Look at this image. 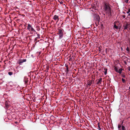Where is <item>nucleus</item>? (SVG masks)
Listing matches in <instances>:
<instances>
[{
    "instance_id": "5701e85b",
    "label": "nucleus",
    "mask_w": 130,
    "mask_h": 130,
    "mask_svg": "<svg viewBox=\"0 0 130 130\" xmlns=\"http://www.w3.org/2000/svg\"><path fill=\"white\" fill-rule=\"evenodd\" d=\"M130 12V9H129L128 11L126 12L127 13H129Z\"/></svg>"
},
{
    "instance_id": "aec40b11",
    "label": "nucleus",
    "mask_w": 130,
    "mask_h": 130,
    "mask_svg": "<svg viewBox=\"0 0 130 130\" xmlns=\"http://www.w3.org/2000/svg\"><path fill=\"white\" fill-rule=\"evenodd\" d=\"M122 130H125V127L123 125L122 126Z\"/></svg>"
},
{
    "instance_id": "f8f14e48",
    "label": "nucleus",
    "mask_w": 130,
    "mask_h": 130,
    "mask_svg": "<svg viewBox=\"0 0 130 130\" xmlns=\"http://www.w3.org/2000/svg\"><path fill=\"white\" fill-rule=\"evenodd\" d=\"M104 74L105 75H106L107 74V69H104Z\"/></svg>"
},
{
    "instance_id": "2eb2a0df",
    "label": "nucleus",
    "mask_w": 130,
    "mask_h": 130,
    "mask_svg": "<svg viewBox=\"0 0 130 130\" xmlns=\"http://www.w3.org/2000/svg\"><path fill=\"white\" fill-rule=\"evenodd\" d=\"M115 69L116 71L117 72H118L119 69H118V68H117V67H115Z\"/></svg>"
},
{
    "instance_id": "423d86ee",
    "label": "nucleus",
    "mask_w": 130,
    "mask_h": 130,
    "mask_svg": "<svg viewBox=\"0 0 130 130\" xmlns=\"http://www.w3.org/2000/svg\"><path fill=\"white\" fill-rule=\"evenodd\" d=\"M26 60L25 59H20L18 60V63L20 64H21L24 62L26 61Z\"/></svg>"
},
{
    "instance_id": "f03ea898",
    "label": "nucleus",
    "mask_w": 130,
    "mask_h": 130,
    "mask_svg": "<svg viewBox=\"0 0 130 130\" xmlns=\"http://www.w3.org/2000/svg\"><path fill=\"white\" fill-rule=\"evenodd\" d=\"M58 34L59 35V39H61L62 38L63 36V31L64 30L62 29H58Z\"/></svg>"
},
{
    "instance_id": "ddd939ff",
    "label": "nucleus",
    "mask_w": 130,
    "mask_h": 130,
    "mask_svg": "<svg viewBox=\"0 0 130 130\" xmlns=\"http://www.w3.org/2000/svg\"><path fill=\"white\" fill-rule=\"evenodd\" d=\"M99 21H95V24L96 26H97L99 24Z\"/></svg>"
},
{
    "instance_id": "b1692460",
    "label": "nucleus",
    "mask_w": 130,
    "mask_h": 130,
    "mask_svg": "<svg viewBox=\"0 0 130 130\" xmlns=\"http://www.w3.org/2000/svg\"><path fill=\"white\" fill-rule=\"evenodd\" d=\"M38 39V37H36V38H35L34 39L35 42L36 41H37Z\"/></svg>"
},
{
    "instance_id": "f704fd0d",
    "label": "nucleus",
    "mask_w": 130,
    "mask_h": 130,
    "mask_svg": "<svg viewBox=\"0 0 130 130\" xmlns=\"http://www.w3.org/2000/svg\"><path fill=\"white\" fill-rule=\"evenodd\" d=\"M128 16H130V13H129L128 14Z\"/></svg>"
},
{
    "instance_id": "39448f33",
    "label": "nucleus",
    "mask_w": 130,
    "mask_h": 130,
    "mask_svg": "<svg viewBox=\"0 0 130 130\" xmlns=\"http://www.w3.org/2000/svg\"><path fill=\"white\" fill-rule=\"evenodd\" d=\"M53 19L55 21H56V23H57L59 19V16L56 15H54L53 17Z\"/></svg>"
},
{
    "instance_id": "f3484780",
    "label": "nucleus",
    "mask_w": 130,
    "mask_h": 130,
    "mask_svg": "<svg viewBox=\"0 0 130 130\" xmlns=\"http://www.w3.org/2000/svg\"><path fill=\"white\" fill-rule=\"evenodd\" d=\"M8 74L9 75L11 76L13 74V73L11 72H8Z\"/></svg>"
},
{
    "instance_id": "412c9836",
    "label": "nucleus",
    "mask_w": 130,
    "mask_h": 130,
    "mask_svg": "<svg viewBox=\"0 0 130 130\" xmlns=\"http://www.w3.org/2000/svg\"><path fill=\"white\" fill-rule=\"evenodd\" d=\"M122 80L123 83H124L125 82V80L124 79L122 78Z\"/></svg>"
},
{
    "instance_id": "7ed1b4c3",
    "label": "nucleus",
    "mask_w": 130,
    "mask_h": 130,
    "mask_svg": "<svg viewBox=\"0 0 130 130\" xmlns=\"http://www.w3.org/2000/svg\"><path fill=\"white\" fill-rule=\"evenodd\" d=\"M27 29L29 31H34L36 32V31L34 30V28L32 27L31 25L29 24H28V26L27 28Z\"/></svg>"
},
{
    "instance_id": "0eeeda50",
    "label": "nucleus",
    "mask_w": 130,
    "mask_h": 130,
    "mask_svg": "<svg viewBox=\"0 0 130 130\" xmlns=\"http://www.w3.org/2000/svg\"><path fill=\"white\" fill-rule=\"evenodd\" d=\"M98 81L97 82L96 84L98 85H100L101 84L102 81V78H100L99 79H98Z\"/></svg>"
},
{
    "instance_id": "393cba45",
    "label": "nucleus",
    "mask_w": 130,
    "mask_h": 130,
    "mask_svg": "<svg viewBox=\"0 0 130 130\" xmlns=\"http://www.w3.org/2000/svg\"><path fill=\"white\" fill-rule=\"evenodd\" d=\"M121 125H118V127L119 129H120V128H121Z\"/></svg>"
},
{
    "instance_id": "cd10ccee",
    "label": "nucleus",
    "mask_w": 130,
    "mask_h": 130,
    "mask_svg": "<svg viewBox=\"0 0 130 130\" xmlns=\"http://www.w3.org/2000/svg\"><path fill=\"white\" fill-rule=\"evenodd\" d=\"M91 84H92L90 82V83H89L88 84V85H89V86H90V85H91Z\"/></svg>"
},
{
    "instance_id": "a19ab883",
    "label": "nucleus",
    "mask_w": 130,
    "mask_h": 130,
    "mask_svg": "<svg viewBox=\"0 0 130 130\" xmlns=\"http://www.w3.org/2000/svg\"><path fill=\"white\" fill-rule=\"evenodd\" d=\"M33 101L34 102H35V100H33Z\"/></svg>"
},
{
    "instance_id": "4be33fe9",
    "label": "nucleus",
    "mask_w": 130,
    "mask_h": 130,
    "mask_svg": "<svg viewBox=\"0 0 130 130\" xmlns=\"http://www.w3.org/2000/svg\"><path fill=\"white\" fill-rule=\"evenodd\" d=\"M126 50L128 52H129V49L128 47H127V48L126 49Z\"/></svg>"
},
{
    "instance_id": "72a5a7b5",
    "label": "nucleus",
    "mask_w": 130,
    "mask_h": 130,
    "mask_svg": "<svg viewBox=\"0 0 130 130\" xmlns=\"http://www.w3.org/2000/svg\"><path fill=\"white\" fill-rule=\"evenodd\" d=\"M122 77H125V75H122Z\"/></svg>"
},
{
    "instance_id": "bb28decb",
    "label": "nucleus",
    "mask_w": 130,
    "mask_h": 130,
    "mask_svg": "<svg viewBox=\"0 0 130 130\" xmlns=\"http://www.w3.org/2000/svg\"><path fill=\"white\" fill-rule=\"evenodd\" d=\"M125 2H126V3H127L128 2V0H125Z\"/></svg>"
},
{
    "instance_id": "e433bc0d",
    "label": "nucleus",
    "mask_w": 130,
    "mask_h": 130,
    "mask_svg": "<svg viewBox=\"0 0 130 130\" xmlns=\"http://www.w3.org/2000/svg\"><path fill=\"white\" fill-rule=\"evenodd\" d=\"M124 63L125 64H126V61H124Z\"/></svg>"
},
{
    "instance_id": "c756f323",
    "label": "nucleus",
    "mask_w": 130,
    "mask_h": 130,
    "mask_svg": "<svg viewBox=\"0 0 130 130\" xmlns=\"http://www.w3.org/2000/svg\"><path fill=\"white\" fill-rule=\"evenodd\" d=\"M61 41H62L63 42H65V40L64 39H62L61 40Z\"/></svg>"
},
{
    "instance_id": "4468645a",
    "label": "nucleus",
    "mask_w": 130,
    "mask_h": 130,
    "mask_svg": "<svg viewBox=\"0 0 130 130\" xmlns=\"http://www.w3.org/2000/svg\"><path fill=\"white\" fill-rule=\"evenodd\" d=\"M98 50L100 52H101V49L102 46H100L98 47Z\"/></svg>"
},
{
    "instance_id": "6ab92c4d",
    "label": "nucleus",
    "mask_w": 130,
    "mask_h": 130,
    "mask_svg": "<svg viewBox=\"0 0 130 130\" xmlns=\"http://www.w3.org/2000/svg\"><path fill=\"white\" fill-rule=\"evenodd\" d=\"M73 59H72V57H70L69 59V60L70 61H73Z\"/></svg>"
},
{
    "instance_id": "2f4dec72",
    "label": "nucleus",
    "mask_w": 130,
    "mask_h": 130,
    "mask_svg": "<svg viewBox=\"0 0 130 130\" xmlns=\"http://www.w3.org/2000/svg\"><path fill=\"white\" fill-rule=\"evenodd\" d=\"M37 36H38V37H39V38H40V35L39 34H37Z\"/></svg>"
},
{
    "instance_id": "37998d69",
    "label": "nucleus",
    "mask_w": 130,
    "mask_h": 130,
    "mask_svg": "<svg viewBox=\"0 0 130 130\" xmlns=\"http://www.w3.org/2000/svg\"><path fill=\"white\" fill-rule=\"evenodd\" d=\"M6 106L7 107H8L7 106Z\"/></svg>"
},
{
    "instance_id": "6e6552de",
    "label": "nucleus",
    "mask_w": 130,
    "mask_h": 130,
    "mask_svg": "<svg viewBox=\"0 0 130 130\" xmlns=\"http://www.w3.org/2000/svg\"><path fill=\"white\" fill-rule=\"evenodd\" d=\"M128 25L129 24L128 23H127L125 25H123V27L124 28V30L127 29V28H128Z\"/></svg>"
},
{
    "instance_id": "dca6fc26",
    "label": "nucleus",
    "mask_w": 130,
    "mask_h": 130,
    "mask_svg": "<svg viewBox=\"0 0 130 130\" xmlns=\"http://www.w3.org/2000/svg\"><path fill=\"white\" fill-rule=\"evenodd\" d=\"M98 127L99 128L98 129L99 130H101V128L100 127V123H98Z\"/></svg>"
},
{
    "instance_id": "79ce46f5",
    "label": "nucleus",
    "mask_w": 130,
    "mask_h": 130,
    "mask_svg": "<svg viewBox=\"0 0 130 130\" xmlns=\"http://www.w3.org/2000/svg\"><path fill=\"white\" fill-rule=\"evenodd\" d=\"M68 57H70V56H69Z\"/></svg>"
},
{
    "instance_id": "f257e3e1",
    "label": "nucleus",
    "mask_w": 130,
    "mask_h": 130,
    "mask_svg": "<svg viewBox=\"0 0 130 130\" xmlns=\"http://www.w3.org/2000/svg\"><path fill=\"white\" fill-rule=\"evenodd\" d=\"M103 8L104 11L106 14H108L110 16H111L112 11L111 8L110 7V5L108 2H104L103 3Z\"/></svg>"
},
{
    "instance_id": "4c0bfd02",
    "label": "nucleus",
    "mask_w": 130,
    "mask_h": 130,
    "mask_svg": "<svg viewBox=\"0 0 130 130\" xmlns=\"http://www.w3.org/2000/svg\"><path fill=\"white\" fill-rule=\"evenodd\" d=\"M35 42V44H36V43L37 42Z\"/></svg>"
},
{
    "instance_id": "c85d7f7f",
    "label": "nucleus",
    "mask_w": 130,
    "mask_h": 130,
    "mask_svg": "<svg viewBox=\"0 0 130 130\" xmlns=\"http://www.w3.org/2000/svg\"><path fill=\"white\" fill-rule=\"evenodd\" d=\"M128 70L129 71H130V67H129L127 68Z\"/></svg>"
},
{
    "instance_id": "7c9ffc66",
    "label": "nucleus",
    "mask_w": 130,
    "mask_h": 130,
    "mask_svg": "<svg viewBox=\"0 0 130 130\" xmlns=\"http://www.w3.org/2000/svg\"><path fill=\"white\" fill-rule=\"evenodd\" d=\"M122 17H123V18H124L125 17V15H122Z\"/></svg>"
},
{
    "instance_id": "9d476101",
    "label": "nucleus",
    "mask_w": 130,
    "mask_h": 130,
    "mask_svg": "<svg viewBox=\"0 0 130 130\" xmlns=\"http://www.w3.org/2000/svg\"><path fill=\"white\" fill-rule=\"evenodd\" d=\"M113 27L115 29H117L118 28V27L115 24L113 25Z\"/></svg>"
},
{
    "instance_id": "ea45409f",
    "label": "nucleus",
    "mask_w": 130,
    "mask_h": 130,
    "mask_svg": "<svg viewBox=\"0 0 130 130\" xmlns=\"http://www.w3.org/2000/svg\"><path fill=\"white\" fill-rule=\"evenodd\" d=\"M46 59H47V58H48V57H46Z\"/></svg>"
},
{
    "instance_id": "9b49d317",
    "label": "nucleus",
    "mask_w": 130,
    "mask_h": 130,
    "mask_svg": "<svg viewBox=\"0 0 130 130\" xmlns=\"http://www.w3.org/2000/svg\"><path fill=\"white\" fill-rule=\"evenodd\" d=\"M122 70L121 69H119L118 72L119 74H121L122 73Z\"/></svg>"
},
{
    "instance_id": "a878e982",
    "label": "nucleus",
    "mask_w": 130,
    "mask_h": 130,
    "mask_svg": "<svg viewBox=\"0 0 130 130\" xmlns=\"http://www.w3.org/2000/svg\"><path fill=\"white\" fill-rule=\"evenodd\" d=\"M54 60H58V59H57L56 58H55V57H54Z\"/></svg>"
},
{
    "instance_id": "1a4fd4ad",
    "label": "nucleus",
    "mask_w": 130,
    "mask_h": 130,
    "mask_svg": "<svg viewBox=\"0 0 130 130\" xmlns=\"http://www.w3.org/2000/svg\"><path fill=\"white\" fill-rule=\"evenodd\" d=\"M65 67L66 68V71L67 72H69V67L68 65H67V64H65Z\"/></svg>"
},
{
    "instance_id": "a211bd4d",
    "label": "nucleus",
    "mask_w": 130,
    "mask_h": 130,
    "mask_svg": "<svg viewBox=\"0 0 130 130\" xmlns=\"http://www.w3.org/2000/svg\"><path fill=\"white\" fill-rule=\"evenodd\" d=\"M24 82H25V83H27L28 82V81L27 80L26 78L24 80Z\"/></svg>"
},
{
    "instance_id": "58836bf2",
    "label": "nucleus",
    "mask_w": 130,
    "mask_h": 130,
    "mask_svg": "<svg viewBox=\"0 0 130 130\" xmlns=\"http://www.w3.org/2000/svg\"><path fill=\"white\" fill-rule=\"evenodd\" d=\"M39 54H40V52H39Z\"/></svg>"
},
{
    "instance_id": "20e7f679",
    "label": "nucleus",
    "mask_w": 130,
    "mask_h": 130,
    "mask_svg": "<svg viewBox=\"0 0 130 130\" xmlns=\"http://www.w3.org/2000/svg\"><path fill=\"white\" fill-rule=\"evenodd\" d=\"M94 19L96 21H100V18L98 14L95 13L93 14Z\"/></svg>"
},
{
    "instance_id": "473e14b6",
    "label": "nucleus",
    "mask_w": 130,
    "mask_h": 130,
    "mask_svg": "<svg viewBox=\"0 0 130 130\" xmlns=\"http://www.w3.org/2000/svg\"><path fill=\"white\" fill-rule=\"evenodd\" d=\"M30 32V34H33V31H31Z\"/></svg>"
},
{
    "instance_id": "c9c22d12",
    "label": "nucleus",
    "mask_w": 130,
    "mask_h": 130,
    "mask_svg": "<svg viewBox=\"0 0 130 130\" xmlns=\"http://www.w3.org/2000/svg\"><path fill=\"white\" fill-rule=\"evenodd\" d=\"M123 13H124V14H125V12H123Z\"/></svg>"
}]
</instances>
